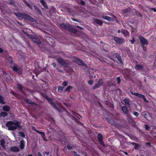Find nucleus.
Listing matches in <instances>:
<instances>
[{"instance_id":"61","label":"nucleus","mask_w":156,"mask_h":156,"mask_svg":"<svg viewBox=\"0 0 156 156\" xmlns=\"http://www.w3.org/2000/svg\"><path fill=\"white\" fill-rule=\"evenodd\" d=\"M38 156H43L39 152L37 153Z\"/></svg>"},{"instance_id":"46","label":"nucleus","mask_w":156,"mask_h":156,"mask_svg":"<svg viewBox=\"0 0 156 156\" xmlns=\"http://www.w3.org/2000/svg\"><path fill=\"white\" fill-rule=\"evenodd\" d=\"M108 47V44H105L102 47V48L105 51H106V49H108V48L107 47Z\"/></svg>"},{"instance_id":"32","label":"nucleus","mask_w":156,"mask_h":156,"mask_svg":"<svg viewBox=\"0 0 156 156\" xmlns=\"http://www.w3.org/2000/svg\"><path fill=\"white\" fill-rule=\"evenodd\" d=\"M70 117L72 119L74 120V121L77 123L78 124V123L80 122V121L74 117L73 116L71 115Z\"/></svg>"},{"instance_id":"57","label":"nucleus","mask_w":156,"mask_h":156,"mask_svg":"<svg viewBox=\"0 0 156 156\" xmlns=\"http://www.w3.org/2000/svg\"><path fill=\"white\" fill-rule=\"evenodd\" d=\"M72 20H73L74 21H76V22H79V21L78 20H77V19H76L75 18H72Z\"/></svg>"},{"instance_id":"1","label":"nucleus","mask_w":156,"mask_h":156,"mask_svg":"<svg viewBox=\"0 0 156 156\" xmlns=\"http://www.w3.org/2000/svg\"><path fill=\"white\" fill-rule=\"evenodd\" d=\"M20 122L18 121L13 122L12 121H9L6 124V126L8 127V130H14L16 129L17 128H20Z\"/></svg>"},{"instance_id":"53","label":"nucleus","mask_w":156,"mask_h":156,"mask_svg":"<svg viewBox=\"0 0 156 156\" xmlns=\"http://www.w3.org/2000/svg\"><path fill=\"white\" fill-rule=\"evenodd\" d=\"M32 129L34 130V131H36L37 132V131H39L38 130H37L36 128V127L34 126H33L32 127Z\"/></svg>"},{"instance_id":"26","label":"nucleus","mask_w":156,"mask_h":156,"mask_svg":"<svg viewBox=\"0 0 156 156\" xmlns=\"http://www.w3.org/2000/svg\"><path fill=\"white\" fill-rule=\"evenodd\" d=\"M129 101V100L128 98H126L123 100L125 105H126L129 106L130 105Z\"/></svg>"},{"instance_id":"19","label":"nucleus","mask_w":156,"mask_h":156,"mask_svg":"<svg viewBox=\"0 0 156 156\" xmlns=\"http://www.w3.org/2000/svg\"><path fill=\"white\" fill-rule=\"evenodd\" d=\"M10 149L11 151L13 152H18L19 151L18 147L16 146L11 147Z\"/></svg>"},{"instance_id":"24","label":"nucleus","mask_w":156,"mask_h":156,"mask_svg":"<svg viewBox=\"0 0 156 156\" xmlns=\"http://www.w3.org/2000/svg\"><path fill=\"white\" fill-rule=\"evenodd\" d=\"M102 18L109 21H111L113 20V19L112 18L107 16H102Z\"/></svg>"},{"instance_id":"10","label":"nucleus","mask_w":156,"mask_h":156,"mask_svg":"<svg viewBox=\"0 0 156 156\" xmlns=\"http://www.w3.org/2000/svg\"><path fill=\"white\" fill-rule=\"evenodd\" d=\"M113 40L119 44H122L125 42V40L123 38H119L116 37H113Z\"/></svg>"},{"instance_id":"64","label":"nucleus","mask_w":156,"mask_h":156,"mask_svg":"<svg viewBox=\"0 0 156 156\" xmlns=\"http://www.w3.org/2000/svg\"><path fill=\"white\" fill-rule=\"evenodd\" d=\"M121 32V30H118V33H120Z\"/></svg>"},{"instance_id":"11","label":"nucleus","mask_w":156,"mask_h":156,"mask_svg":"<svg viewBox=\"0 0 156 156\" xmlns=\"http://www.w3.org/2000/svg\"><path fill=\"white\" fill-rule=\"evenodd\" d=\"M14 66L12 67V70L13 71L17 72L19 75H21L22 74V69L21 68H18L17 67L16 64L14 63Z\"/></svg>"},{"instance_id":"15","label":"nucleus","mask_w":156,"mask_h":156,"mask_svg":"<svg viewBox=\"0 0 156 156\" xmlns=\"http://www.w3.org/2000/svg\"><path fill=\"white\" fill-rule=\"evenodd\" d=\"M127 115V119L128 121L129 122L133 124L134 122V121L132 117L129 114H128Z\"/></svg>"},{"instance_id":"8","label":"nucleus","mask_w":156,"mask_h":156,"mask_svg":"<svg viewBox=\"0 0 156 156\" xmlns=\"http://www.w3.org/2000/svg\"><path fill=\"white\" fill-rule=\"evenodd\" d=\"M57 61L58 63L62 66L65 67H68L69 66V64L65 62L61 58H58Z\"/></svg>"},{"instance_id":"22","label":"nucleus","mask_w":156,"mask_h":156,"mask_svg":"<svg viewBox=\"0 0 156 156\" xmlns=\"http://www.w3.org/2000/svg\"><path fill=\"white\" fill-rule=\"evenodd\" d=\"M122 109L125 114L127 115L128 114V109L126 106H123L122 108Z\"/></svg>"},{"instance_id":"5","label":"nucleus","mask_w":156,"mask_h":156,"mask_svg":"<svg viewBox=\"0 0 156 156\" xmlns=\"http://www.w3.org/2000/svg\"><path fill=\"white\" fill-rule=\"evenodd\" d=\"M24 33L30 38L32 39L34 42L39 44H41V42L38 38L36 36H34L32 35H30L26 32H24Z\"/></svg>"},{"instance_id":"2","label":"nucleus","mask_w":156,"mask_h":156,"mask_svg":"<svg viewBox=\"0 0 156 156\" xmlns=\"http://www.w3.org/2000/svg\"><path fill=\"white\" fill-rule=\"evenodd\" d=\"M14 14L19 19H26L31 21L33 19L27 13L17 12L14 13Z\"/></svg>"},{"instance_id":"52","label":"nucleus","mask_w":156,"mask_h":156,"mask_svg":"<svg viewBox=\"0 0 156 156\" xmlns=\"http://www.w3.org/2000/svg\"><path fill=\"white\" fill-rule=\"evenodd\" d=\"M129 10L128 9H125L124 10V13H127L129 12Z\"/></svg>"},{"instance_id":"45","label":"nucleus","mask_w":156,"mask_h":156,"mask_svg":"<svg viewBox=\"0 0 156 156\" xmlns=\"http://www.w3.org/2000/svg\"><path fill=\"white\" fill-rule=\"evenodd\" d=\"M68 82L67 81H64L62 83V85L63 87L66 86L68 85Z\"/></svg>"},{"instance_id":"17","label":"nucleus","mask_w":156,"mask_h":156,"mask_svg":"<svg viewBox=\"0 0 156 156\" xmlns=\"http://www.w3.org/2000/svg\"><path fill=\"white\" fill-rule=\"evenodd\" d=\"M75 145L73 144V142L70 143L69 144H68L67 145V148L69 150H70L72 149L73 148H75Z\"/></svg>"},{"instance_id":"27","label":"nucleus","mask_w":156,"mask_h":156,"mask_svg":"<svg viewBox=\"0 0 156 156\" xmlns=\"http://www.w3.org/2000/svg\"><path fill=\"white\" fill-rule=\"evenodd\" d=\"M131 144H132L133 145L135 146L134 147V148L136 150L138 149V148H139V147L140 146V145L136 143L135 142H131Z\"/></svg>"},{"instance_id":"51","label":"nucleus","mask_w":156,"mask_h":156,"mask_svg":"<svg viewBox=\"0 0 156 156\" xmlns=\"http://www.w3.org/2000/svg\"><path fill=\"white\" fill-rule=\"evenodd\" d=\"M130 41L131 42V43L132 44H133L134 42L135 41V39L133 37V39L132 40H130Z\"/></svg>"},{"instance_id":"44","label":"nucleus","mask_w":156,"mask_h":156,"mask_svg":"<svg viewBox=\"0 0 156 156\" xmlns=\"http://www.w3.org/2000/svg\"><path fill=\"white\" fill-rule=\"evenodd\" d=\"M19 134H20V136L23 137L24 138L25 137V135L22 132H19Z\"/></svg>"},{"instance_id":"54","label":"nucleus","mask_w":156,"mask_h":156,"mask_svg":"<svg viewBox=\"0 0 156 156\" xmlns=\"http://www.w3.org/2000/svg\"><path fill=\"white\" fill-rule=\"evenodd\" d=\"M149 128H150V126H148L147 125H145V129H146V130H148V129H149Z\"/></svg>"},{"instance_id":"36","label":"nucleus","mask_w":156,"mask_h":156,"mask_svg":"<svg viewBox=\"0 0 156 156\" xmlns=\"http://www.w3.org/2000/svg\"><path fill=\"white\" fill-rule=\"evenodd\" d=\"M1 144L2 147L4 148L5 147V141L4 139H1L0 140Z\"/></svg>"},{"instance_id":"18","label":"nucleus","mask_w":156,"mask_h":156,"mask_svg":"<svg viewBox=\"0 0 156 156\" xmlns=\"http://www.w3.org/2000/svg\"><path fill=\"white\" fill-rule=\"evenodd\" d=\"M37 133L41 135L42 138L44 141H47V140L46 138V136L44 132L40 131H37Z\"/></svg>"},{"instance_id":"38","label":"nucleus","mask_w":156,"mask_h":156,"mask_svg":"<svg viewBox=\"0 0 156 156\" xmlns=\"http://www.w3.org/2000/svg\"><path fill=\"white\" fill-rule=\"evenodd\" d=\"M63 88H64L63 87H62V86L59 87H58V92L59 93H60L62 92V90L63 89Z\"/></svg>"},{"instance_id":"12","label":"nucleus","mask_w":156,"mask_h":156,"mask_svg":"<svg viewBox=\"0 0 156 156\" xmlns=\"http://www.w3.org/2000/svg\"><path fill=\"white\" fill-rule=\"evenodd\" d=\"M131 94L133 95L136 96L143 99L145 102H148V101L146 100L145 96L143 94H140L134 92H131Z\"/></svg>"},{"instance_id":"4","label":"nucleus","mask_w":156,"mask_h":156,"mask_svg":"<svg viewBox=\"0 0 156 156\" xmlns=\"http://www.w3.org/2000/svg\"><path fill=\"white\" fill-rule=\"evenodd\" d=\"M41 96L47 100L49 103L55 109L57 110H58V108L56 104L50 98L48 97L47 95L45 93H41Z\"/></svg>"},{"instance_id":"39","label":"nucleus","mask_w":156,"mask_h":156,"mask_svg":"<svg viewBox=\"0 0 156 156\" xmlns=\"http://www.w3.org/2000/svg\"><path fill=\"white\" fill-rule=\"evenodd\" d=\"M24 3L25 4L27 5V6L29 8L32 9V6L31 5H30V4L28 3L26 1H24Z\"/></svg>"},{"instance_id":"20","label":"nucleus","mask_w":156,"mask_h":156,"mask_svg":"<svg viewBox=\"0 0 156 156\" xmlns=\"http://www.w3.org/2000/svg\"><path fill=\"white\" fill-rule=\"evenodd\" d=\"M25 142L23 140H21L19 147L20 148L21 150L23 149L24 147L25 146Z\"/></svg>"},{"instance_id":"33","label":"nucleus","mask_w":156,"mask_h":156,"mask_svg":"<svg viewBox=\"0 0 156 156\" xmlns=\"http://www.w3.org/2000/svg\"><path fill=\"white\" fill-rule=\"evenodd\" d=\"M17 87L20 91L23 90V87L20 83H18L17 84Z\"/></svg>"},{"instance_id":"60","label":"nucleus","mask_w":156,"mask_h":156,"mask_svg":"<svg viewBox=\"0 0 156 156\" xmlns=\"http://www.w3.org/2000/svg\"><path fill=\"white\" fill-rule=\"evenodd\" d=\"M110 122L112 123L113 124V125H115V122L112 119V121H110Z\"/></svg>"},{"instance_id":"35","label":"nucleus","mask_w":156,"mask_h":156,"mask_svg":"<svg viewBox=\"0 0 156 156\" xmlns=\"http://www.w3.org/2000/svg\"><path fill=\"white\" fill-rule=\"evenodd\" d=\"M7 115V113L5 112H2L0 113V116H2L3 117H5Z\"/></svg>"},{"instance_id":"16","label":"nucleus","mask_w":156,"mask_h":156,"mask_svg":"<svg viewBox=\"0 0 156 156\" xmlns=\"http://www.w3.org/2000/svg\"><path fill=\"white\" fill-rule=\"evenodd\" d=\"M121 33L124 35L125 37L129 36L130 35L129 31L125 29H123L122 30Z\"/></svg>"},{"instance_id":"63","label":"nucleus","mask_w":156,"mask_h":156,"mask_svg":"<svg viewBox=\"0 0 156 156\" xmlns=\"http://www.w3.org/2000/svg\"><path fill=\"white\" fill-rule=\"evenodd\" d=\"M3 51V49L1 48H0V52L2 53Z\"/></svg>"},{"instance_id":"59","label":"nucleus","mask_w":156,"mask_h":156,"mask_svg":"<svg viewBox=\"0 0 156 156\" xmlns=\"http://www.w3.org/2000/svg\"><path fill=\"white\" fill-rule=\"evenodd\" d=\"M146 144L147 145V146H151V143L149 142H147L146 143Z\"/></svg>"},{"instance_id":"48","label":"nucleus","mask_w":156,"mask_h":156,"mask_svg":"<svg viewBox=\"0 0 156 156\" xmlns=\"http://www.w3.org/2000/svg\"><path fill=\"white\" fill-rule=\"evenodd\" d=\"M116 80H117V83L118 84H119L120 83L121 80L120 77H118L116 78Z\"/></svg>"},{"instance_id":"7","label":"nucleus","mask_w":156,"mask_h":156,"mask_svg":"<svg viewBox=\"0 0 156 156\" xmlns=\"http://www.w3.org/2000/svg\"><path fill=\"white\" fill-rule=\"evenodd\" d=\"M138 38L142 46L148 44L147 40L144 37L140 36H139Z\"/></svg>"},{"instance_id":"50","label":"nucleus","mask_w":156,"mask_h":156,"mask_svg":"<svg viewBox=\"0 0 156 156\" xmlns=\"http://www.w3.org/2000/svg\"><path fill=\"white\" fill-rule=\"evenodd\" d=\"M93 82L94 81L93 80H90V81H88V83L89 85H91L93 84Z\"/></svg>"},{"instance_id":"3","label":"nucleus","mask_w":156,"mask_h":156,"mask_svg":"<svg viewBox=\"0 0 156 156\" xmlns=\"http://www.w3.org/2000/svg\"><path fill=\"white\" fill-rule=\"evenodd\" d=\"M59 27L61 29H65L70 32L73 33H75L77 31L76 30L73 28L71 26L66 23H62L60 24Z\"/></svg>"},{"instance_id":"42","label":"nucleus","mask_w":156,"mask_h":156,"mask_svg":"<svg viewBox=\"0 0 156 156\" xmlns=\"http://www.w3.org/2000/svg\"><path fill=\"white\" fill-rule=\"evenodd\" d=\"M72 114L75 116L76 117H77V115H78L81 118H82V116L80 115L79 114H78L76 113L75 112H74V111H72Z\"/></svg>"},{"instance_id":"34","label":"nucleus","mask_w":156,"mask_h":156,"mask_svg":"<svg viewBox=\"0 0 156 156\" xmlns=\"http://www.w3.org/2000/svg\"><path fill=\"white\" fill-rule=\"evenodd\" d=\"M34 7L35 10L38 13L40 14L41 13V10L36 5H34Z\"/></svg>"},{"instance_id":"43","label":"nucleus","mask_w":156,"mask_h":156,"mask_svg":"<svg viewBox=\"0 0 156 156\" xmlns=\"http://www.w3.org/2000/svg\"><path fill=\"white\" fill-rule=\"evenodd\" d=\"M100 87V86L98 83L96 84L95 86L93 87V89H95L99 88Z\"/></svg>"},{"instance_id":"9","label":"nucleus","mask_w":156,"mask_h":156,"mask_svg":"<svg viewBox=\"0 0 156 156\" xmlns=\"http://www.w3.org/2000/svg\"><path fill=\"white\" fill-rule=\"evenodd\" d=\"M112 56L113 57H115L117 58L120 63L122 65L123 64V62L122 59L121 57L120 56V54L117 53H115L113 54Z\"/></svg>"},{"instance_id":"58","label":"nucleus","mask_w":156,"mask_h":156,"mask_svg":"<svg viewBox=\"0 0 156 156\" xmlns=\"http://www.w3.org/2000/svg\"><path fill=\"white\" fill-rule=\"evenodd\" d=\"M151 9L152 10H153L154 12H156V9L154 8H151Z\"/></svg>"},{"instance_id":"37","label":"nucleus","mask_w":156,"mask_h":156,"mask_svg":"<svg viewBox=\"0 0 156 156\" xmlns=\"http://www.w3.org/2000/svg\"><path fill=\"white\" fill-rule=\"evenodd\" d=\"M0 103L2 104H5L4 100L3 97L1 95H0Z\"/></svg>"},{"instance_id":"30","label":"nucleus","mask_w":156,"mask_h":156,"mask_svg":"<svg viewBox=\"0 0 156 156\" xmlns=\"http://www.w3.org/2000/svg\"><path fill=\"white\" fill-rule=\"evenodd\" d=\"M73 88V87L72 86H71L70 85H69L66 88V89L65 90V92L67 91L68 92H70V90L72 89Z\"/></svg>"},{"instance_id":"25","label":"nucleus","mask_w":156,"mask_h":156,"mask_svg":"<svg viewBox=\"0 0 156 156\" xmlns=\"http://www.w3.org/2000/svg\"><path fill=\"white\" fill-rule=\"evenodd\" d=\"M143 67L142 65H136L135 66V69L136 70H140L143 69Z\"/></svg>"},{"instance_id":"55","label":"nucleus","mask_w":156,"mask_h":156,"mask_svg":"<svg viewBox=\"0 0 156 156\" xmlns=\"http://www.w3.org/2000/svg\"><path fill=\"white\" fill-rule=\"evenodd\" d=\"M51 64L55 68L56 67V64L54 62H53Z\"/></svg>"},{"instance_id":"49","label":"nucleus","mask_w":156,"mask_h":156,"mask_svg":"<svg viewBox=\"0 0 156 156\" xmlns=\"http://www.w3.org/2000/svg\"><path fill=\"white\" fill-rule=\"evenodd\" d=\"M148 113H147L146 112H144V113H143L144 116V117L145 118H147V116H148Z\"/></svg>"},{"instance_id":"56","label":"nucleus","mask_w":156,"mask_h":156,"mask_svg":"<svg viewBox=\"0 0 156 156\" xmlns=\"http://www.w3.org/2000/svg\"><path fill=\"white\" fill-rule=\"evenodd\" d=\"M76 26L78 28H79V29H80L81 30H83V28L82 27H81L79 26Z\"/></svg>"},{"instance_id":"21","label":"nucleus","mask_w":156,"mask_h":156,"mask_svg":"<svg viewBox=\"0 0 156 156\" xmlns=\"http://www.w3.org/2000/svg\"><path fill=\"white\" fill-rule=\"evenodd\" d=\"M25 101L27 103L36 105V104L34 102H32L31 100H30L28 98H27L25 100Z\"/></svg>"},{"instance_id":"41","label":"nucleus","mask_w":156,"mask_h":156,"mask_svg":"<svg viewBox=\"0 0 156 156\" xmlns=\"http://www.w3.org/2000/svg\"><path fill=\"white\" fill-rule=\"evenodd\" d=\"M98 83L99 84L100 86L102 85L103 84V80L101 79H100Z\"/></svg>"},{"instance_id":"31","label":"nucleus","mask_w":156,"mask_h":156,"mask_svg":"<svg viewBox=\"0 0 156 156\" xmlns=\"http://www.w3.org/2000/svg\"><path fill=\"white\" fill-rule=\"evenodd\" d=\"M8 61L10 63H14L12 57L11 56H9L8 59Z\"/></svg>"},{"instance_id":"62","label":"nucleus","mask_w":156,"mask_h":156,"mask_svg":"<svg viewBox=\"0 0 156 156\" xmlns=\"http://www.w3.org/2000/svg\"><path fill=\"white\" fill-rule=\"evenodd\" d=\"M78 124H80L81 126H83L84 125V124L83 123H82L81 122H80H80L78 123Z\"/></svg>"},{"instance_id":"14","label":"nucleus","mask_w":156,"mask_h":156,"mask_svg":"<svg viewBox=\"0 0 156 156\" xmlns=\"http://www.w3.org/2000/svg\"><path fill=\"white\" fill-rule=\"evenodd\" d=\"M93 22L100 26H102L103 25V21L98 19L94 18L93 19Z\"/></svg>"},{"instance_id":"23","label":"nucleus","mask_w":156,"mask_h":156,"mask_svg":"<svg viewBox=\"0 0 156 156\" xmlns=\"http://www.w3.org/2000/svg\"><path fill=\"white\" fill-rule=\"evenodd\" d=\"M40 1L41 4L46 9H48V6L47 5L46 3L44 0H40Z\"/></svg>"},{"instance_id":"40","label":"nucleus","mask_w":156,"mask_h":156,"mask_svg":"<svg viewBox=\"0 0 156 156\" xmlns=\"http://www.w3.org/2000/svg\"><path fill=\"white\" fill-rule=\"evenodd\" d=\"M106 120L107 122L109 124H111L112 125H113V124L112 123L110 122V121H112V119L110 118H106Z\"/></svg>"},{"instance_id":"28","label":"nucleus","mask_w":156,"mask_h":156,"mask_svg":"<svg viewBox=\"0 0 156 156\" xmlns=\"http://www.w3.org/2000/svg\"><path fill=\"white\" fill-rule=\"evenodd\" d=\"M76 1L79 5H85V2L83 0H76Z\"/></svg>"},{"instance_id":"29","label":"nucleus","mask_w":156,"mask_h":156,"mask_svg":"<svg viewBox=\"0 0 156 156\" xmlns=\"http://www.w3.org/2000/svg\"><path fill=\"white\" fill-rule=\"evenodd\" d=\"M2 109L5 112H8L10 110V108L8 106H5L3 107Z\"/></svg>"},{"instance_id":"6","label":"nucleus","mask_w":156,"mask_h":156,"mask_svg":"<svg viewBox=\"0 0 156 156\" xmlns=\"http://www.w3.org/2000/svg\"><path fill=\"white\" fill-rule=\"evenodd\" d=\"M73 58L75 59V60L73 61V62L77 63L80 66H86V65L84 63L83 61L81 59L76 56H74Z\"/></svg>"},{"instance_id":"47","label":"nucleus","mask_w":156,"mask_h":156,"mask_svg":"<svg viewBox=\"0 0 156 156\" xmlns=\"http://www.w3.org/2000/svg\"><path fill=\"white\" fill-rule=\"evenodd\" d=\"M133 113L136 117H138L139 115V113L137 112L133 111Z\"/></svg>"},{"instance_id":"13","label":"nucleus","mask_w":156,"mask_h":156,"mask_svg":"<svg viewBox=\"0 0 156 156\" xmlns=\"http://www.w3.org/2000/svg\"><path fill=\"white\" fill-rule=\"evenodd\" d=\"M98 139L100 144L102 146H105V144L102 141L103 139V136L102 134L101 133H99L98 134Z\"/></svg>"}]
</instances>
